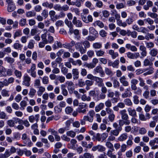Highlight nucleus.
Listing matches in <instances>:
<instances>
[{"label":"nucleus","mask_w":158,"mask_h":158,"mask_svg":"<svg viewBox=\"0 0 158 158\" xmlns=\"http://www.w3.org/2000/svg\"><path fill=\"white\" fill-rule=\"evenodd\" d=\"M36 69V65L35 64L32 63L30 68L27 70L28 73H30V75L33 77L35 78L36 77V73L35 71Z\"/></svg>","instance_id":"obj_2"},{"label":"nucleus","mask_w":158,"mask_h":158,"mask_svg":"<svg viewBox=\"0 0 158 158\" xmlns=\"http://www.w3.org/2000/svg\"><path fill=\"white\" fill-rule=\"evenodd\" d=\"M94 80L98 84V86H99L103 82L102 78L96 76H95Z\"/></svg>","instance_id":"obj_41"},{"label":"nucleus","mask_w":158,"mask_h":158,"mask_svg":"<svg viewBox=\"0 0 158 158\" xmlns=\"http://www.w3.org/2000/svg\"><path fill=\"white\" fill-rule=\"evenodd\" d=\"M126 48L133 52H135L137 51V48L134 45H131L129 44H127L125 46Z\"/></svg>","instance_id":"obj_16"},{"label":"nucleus","mask_w":158,"mask_h":158,"mask_svg":"<svg viewBox=\"0 0 158 158\" xmlns=\"http://www.w3.org/2000/svg\"><path fill=\"white\" fill-rule=\"evenodd\" d=\"M16 7L14 4L8 5L7 7V11L9 12H11L15 9Z\"/></svg>","instance_id":"obj_49"},{"label":"nucleus","mask_w":158,"mask_h":158,"mask_svg":"<svg viewBox=\"0 0 158 158\" xmlns=\"http://www.w3.org/2000/svg\"><path fill=\"white\" fill-rule=\"evenodd\" d=\"M40 115L39 114H35V115H31L28 117V120L31 123H33L35 120L37 122L39 120Z\"/></svg>","instance_id":"obj_11"},{"label":"nucleus","mask_w":158,"mask_h":158,"mask_svg":"<svg viewBox=\"0 0 158 158\" xmlns=\"http://www.w3.org/2000/svg\"><path fill=\"white\" fill-rule=\"evenodd\" d=\"M146 40H149L150 39H153L155 38V36L153 34L148 33L145 35Z\"/></svg>","instance_id":"obj_51"},{"label":"nucleus","mask_w":158,"mask_h":158,"mask_svg":"<svg viewBox=\"0 0 158 158\" xmlns=\"http://www.w3.org/2000/svg\"><path fill=\"white\" fill-rule=\"evenodd\" d=\"M42 5L44 7L49 8L50 9H51L53 7V4L52 3H49L48 2H43Z\"/></svg>","instance_id":"obj_31"},{"label":"nucleus","mask_w":158,"mask_h":158,"mask_svg":"<svg viewBox=\"0 0 158 158\" xmlns=\"http://www.w3.org/2000/svg\"><path fill=\"white\" fill-rule=\"evenodd\" d=\"M137 32L135 31H131L130 30L128 31V35H130L133 38H136L137 37Z\"/></svg>","instance_id":"obj_34"},{"label":"nucleus","mask_w":158,"mask_h":158,"mask_svg":"<svg viewBox=\"0 0 158 158\" xmlns=\"http://www.w3.org/2000/svg\"><path fill=\"white\" fill-rule=\"evenodd\" d=\"M116 6L117 9L119 10L124 8L125 6V4L123 3H119L116 5Z\"/></svg>","instance_id":"obj_60"},{"label":"nucleus","mask_w":158,"mask_h":158,"mask_svg":"<svg viewBox=\"0 0 158 158\" xmlns=\"http://www.w3.org/2000/svg\"><path fill=\"white\" fill-rule=\"evenodd\" d=\"M102 136V134L97 133L95 136V139L99 142H103L104 140Z\"/></svg>","instance_id":"obj_35"},{"label":"nucleus","mask_w":158,"mask_h":158,"mask_svg":"<svg viewBox=\"0 0 158 158\" xmlns=\"http://www.w3.org/2000/svg\"><path fill=\"white\" fill-rule=\"evenodd\" d=\"M119 81L123 86H127L129 85V82L126 80V78L124 76L121 77L119 79Z\"/></svg>","instance_id":"obj_15"},{"label":"nucleus","mask_w":158,"mask_h":158,"mask_svg":"<svg viewBox=\"0 0 158 158\" xmlns=\"http://www.w3.org/2000/svg\"><path fill=\"white\" fill-rule=\"evenodd\" d=\"M143 63V66L145 67L152 66L153 64L152 61L148 58H146L144 60Z\"/></svg>","instance_id":"obj_17"},{"label":"nucleus","mask_w":158,"mask_h":158,"mask_svg":"<svg viewBox=\"0 0 158 158\" xmlns=\"http://www.w3.org/2000/svg\"><path fill=\"white\" fill-rule=\"evenodd\" d=\"M158 53V50L156 48H152L151 49L149 52V54L152 57H155L156 56Z\"/></svg>","instance_id":"obj_29"},{"label":"nucleus","mask_w":158,"mask_h":158,"mask_svg":"<svg viewBox=\"0 0 158 158\" xmlns=\"http://www.w3.org/2000/svg\"><path fill=\"white\" fill-rule=\"evenodd\" d=\"M118 123L119 125V127H121L123 126L124 124H125L126 125H129L130 123V120H123L122 119H120L118 121Z\"/></svg>","instance_id":"obj_26"},{"label":"nucleus","mask_w":158,"mask_h":158,"mask_svg":"<svg viewBox=\"0 0 158 158\" xmlns=\"http://www.w3.org/2000/svg\"><path fill=\"white\" fill-rule=\"evenodd\" d=\"M20 105L21 106L20 109L23 110L25 109V107L27 106V102L25 100H23L21 102Z\"/></svg>","instance_id":"obj_50"},{"label":"nucleus","mask_w":158,"mask_h":158,"mask_svg":"<svg viewBox=\"0 0 158 158\" xmlns=\"http://www.w3.org/2000/svg\"><path fill=\"white\" fill-rule=\"evenodd\" d=\"M148 15L153 19L157 18L158 17V15L157 14L154 12L152 13L151 12H148Z\"/></svg>","instance_id":"obj_56"},{"label":"nucleus","mask_w":158,"mask_h":158,"mask_svg":"<svg viewBox=\"0 0 158 158\" xmlns=\"http://www.w3.org/2000/svg\"><path fill=\"white\" fill-rule=\"evenodd\" d=\"M35 41L33 40H30L28 43L27 47L30 49H32L34 48Z\"/></svg>","instance_id":"obj_48"},{"label":"nucleus","mask_w":158,"mask_h":158,"mask_svg":"<svg viewBox=\"0 0 158 158\" xmlns=\"http://www.w3.org/2000/svg\"><path fill=\"white\" fill-rule=\"evenodd\" d=\"M20 124H23L26 127H28L30 126V124L27 120H23L19 118V123Z\"/></svg>","instance_id":"obj_27"},{"label":"nucleus","mask_w":158,"mask_h":158,"mask_svg":"<svg viewBox=\"0 0 158 158\" xmlns=\"http://www.w3.org/2000/svg\"><path fill=\"white\" fill-rule=\"evenodd\" d=\"M117 25L119 26H122L124 27H126V24L125 22H122L121 19L116 20Z\"/></svg>","instance_id":"obj_53"},{"label":"nucleus","mask_w":158,"mask_h":158,"mask_svg":"<svg viewBox=\"0 0 158 158\" xmlns=\"http://www.w3.org/2000/svg\"><path fill=\"white\" fill-rule=\"evenodd\" d=\"M146 47L148 48H152L154 46V43L152 42H146L145 43Z\"/></svg>","instance_id":"obj_62"},{"label":"nucleus","mask_w":158,"mask_h":158,"mask_svg":"<svg viewBox=\"0 0 158 158\" xmlns=\"http://www.w3.org/2000/svg\"><path fill=\"white\" fill-rule=\"evenodd\" d=\"M70 10L73 12H74L76 15H79L80 14L79 9L77 8L72 7L70 8Z\"/></svg>","instance_id":"obj_59"},{"label":"nucleus","mask_w":158,"mask_h":158,"mask_svg":"<svg viewBox=\"0 0 158 158\" xmlns=\"http://www.w3.org/2000/svg\"><path fill=\"white\" fill-rule=\"evenodd\" d=\"M45 88L43 86H40L39 87V89L37 91V94L38 96H41L43 93L45 91Z\"/></svg>","instance_id":"obj_30"},{"label":"nucleus","mask_w":158,"mask_h":158,"mask_svg":"<svg viewBox=\"0 0 158 158\" xmlns=\"http://www.w3.org/2000/svg\"><path fill=\"white\" fill-rule=\"evenodd\" d=\"M81 99L84 102H89L91 101V98L89 96H87L86 94H83L81 97Z\"/></svg>","instance_id":"obj_36"},{"label":"nucleus","mask_w":158,"mask_h":158,"mask_svg":"<svg viewBox=\"0 0 158 158\" xmlns=\"http://www.w3.org/2000/svg\"><path fill=\"white\" fill-rule=\"evenodd\" d=\"M13 71L10 69H6L4 67L0 69V77H6L12 75Z\"/></svg>","instance_id":"obj_1"},{"label":"nucleus","mask_w":158,"mask_h":158,"mask_svg":"<svg viewBox=\"0 0 158 158\" xmlns=\"http://www.w3.org/2000/svg\"><path fill=\"white\" fill-rule=\"evenodd\" d=\"M72 23L77 27H81L83 26V23L81 21L77 19V17L75 16L73 17Z\"/></svg>","instance_id":"obj_9"},{"label":"nucleus","mask_w":158,"mask_h":158,"mask_svg":"<svg viewBox=\"0 0 158 158\" xmlns=\"http://www.w3.org/2000/svg\"><path fill=\"white\" fill-rule=\"evenodd\" d=\"M104 107V104L103 103L101 102L95 106V111L96 112H98L101 110L103 109Z\"/></svg>","instance_id":"obj_24"},{"label":"nucleus","mask_w":158,"mask_h":158,"mask_svg":"<svg viewBox=\"0 0 158 158\" xmlns=\"http://www.w3.org/2000/svg\"><path fill=\"white\" fill-rule=\"evenodd\" d=\"M61 89L62 94L65 96H66L68 95V92L66 89V86L64 84H62L60 85Z\"/></svg>","instance_id":"obj_23"},{"label":"nucleus","mask_w":158,"mask_h":158,"mask_svg":"<svg viewBox=\"0 0 158 158\" xmlns=\"http://www.w3.org/2000/svg\"><path fill=\"white\" fill-rule=\"evenodd\" d=\"M132 93L131 92H127L125 91V92L122 94V97L123 98H125L128 97H130L131 96Z\"/></svg>","instance_id":"obj_52"},{"label":"nucleus","mask_w":158,"mask_h":158,"mask_svg":"<svg viewBox=\"0 0 158 158\" xmlns=\"http://www.w3.org/2000/svg\"><path fill=\"white\" fill-rule=\"evenodd\" d=\"M89 32L90 34H91L95 36L98 37V33L94 27H90L89 28Z\"/></svg>","instance_id":"obj_21"},{"label":"nucleus","mask_w":158,"mask_h":158,"mask_svg":"<svg viewBox=\"0 0 158 158\" xmlns=\"http://www.w3.org/2000/svg\"><path fill=\"white\" fill-rule=\"evenodd\" d=\"M1 94L4 97H8L10 95L9 91L6 89H4L2 90Z\"/></svg>","instance_id":"obj_33"},{"label":"nucleus","mask_w":158,"mask_h":158,"mask_svg":"<svg viewBox=\"0 0 158 158\" xmlns=\"http://www.w3.org/2000/svg\"><path fill=\"white\" fill-rule=\"evenodd\" d=\"M119 113L121 115V118L122 119L127 121L129 117L127 113V111L125 109L121 110L120 111Z\"/></svg>","instance_id":"obj_13"},{"label":"nucleus","mask_w":158,"mask_h":158,"mask_svg":"<svg viewBox=\"0 0 158 158\" xmlns=\"http://www.w3.org/2000/svg\"><path fill=\"white\" fill-rule=\"evenodd\" d=\"M55 24L57 27H63L64 25V23L62 20H59L56 22Z\"/></svg>","instance_id":"obj_63"},{"label":"nucleus","mask_w":158,"mask_h":158,"mask_svg":"<svg viewBox=\"0 0 158 158\" xmlns=\"http://www.w3.org/2000/svg\"><path fill=\"white\" fill-rule=\"evenodd\" d=\"M73 78L74 80H77L79 77L78 69L77 68L73 69L72 70Z\"/></svg>","instance_id":"obj_14"},{"label":"nucleus","mask_w":158,"mask_h":158,"mask_svg":"<svg viewBox=\"0 0 158 158\" xmlns=\"http://www.w3.org/2000/svg\"><path fill=\"white\" fill-rule=\"evenodd\" d=\"M87 106V104L85 103H83L82 104H80L79 107L77 110L79 113L85 114L86 112V110L85 108Z\"/></svg>","instance_id":"obj_6"},{"label":"nucleus","mask_w":158,"mask_h":158,"mask_svg":"<svg viewBox=\"0 0 158 158\" xmlns=\"http://www.w3.org/2000/svg\"><path fill=\"white\" fill-rule=\"evenodd\" d=\"M147 71V69H139L136 70V74L137 75H139Z\"/></svg>","instance_id":"obj_58"},{"label":"nucleus","mask_w":158,"mask_h":158,"mask_svg":"<svg viewBox=\"0 0 158 158\" xmlns=\"http://www.w3.org/2000/svg\"><path fill=\"white\" fill-rule=\"evenodd\" d=\"M94 27L98 26L100 28H102L104 27V24L100 20H98L95 21L93 24Z\"/></svg>","instance_id":"obj_22"},{"label":"nucleus","mask_w":158,"mask_h":158,"mask_svg":"<svg viewBox=\"0 0 158 158\" xmlns=\"http://www.w3.org/2000/svg\"><path fill=\"white\" fill-rule=\"evenodd\" d=\"M122 130V127H118L117 129L111 130L110 131L111 134V135L117 136Z\"/></svg>","instance_id":"obj_18"},{"label":"nucleus","mask_w":158,"mask_h":158,"mask_svg":"<svg viewBox=\"0 0 158 158\" xmlns=\"http://www.w3.org/2000/svg\"><path fill=\"white\" fill-rule=\"evenodd\" d=\"M113 86L114 88H118L120 86V83L116 79H114L112 80Z\"/></svg>","instance_id":"obj_44"},{"label":"nucleus","mask_w":158,"mask_h":158,"mask_svg":"<svg viewBox=\"0 0 158 158\" xmlns=\"http://www.w3.org/2000/svg\"><path fill=\"white\" fill-rule=\"evenodd\" d=\"M31 80V77L28 75H24L22 82L23 85L27 87H29L30 85Z\"/></svg>","instance_id":"obj_7"},{"label":"nucleus","mask_w":158,"mask_h":158,"mask_svg":"<svg viewBox=\"0 0 158 158\" xmlns=\"http://www.w3.org/2000/svg\"><path fill=\"white\" fill-rule=\"evenodd\" d=\"M108 53L111 56L113 59H115L118 56V54L117 52H115L113 50H110L108 51Z\"/></svg>","instance_id":"obj_20"},{"label":"nucleus","mask_w":158,"mask_h":158,"mask_svg":"<svg viewBox=\"0 0 158 158\" xmlns=\"http://www.w3.org/2000/svg\"><path fill=\"white\" fill-rule=\"evenodd\" d=\"M66 135L67 136H70L72 138H74L75 136L76 133L74 131L71 130L67 131L66 132Z\"/></svg>","instance_id":"obj_47"},{"label":"nucleus","mask_w":158,"mask_h":158,"mask_svg":"<svg viewBox=\"0 0 158 158\" xmlns=\"http://www.w3.org/2000/svg\"><path fill=\"white\" fill-rule=\"evenodd\" d=\"M76 49L81 54H84L86 52V50L83 47L82 44L80 42H77L75 45Z\"/></svg>","instance_id":"obj_4"},{"label":"nucleus","mask_w":158,"mask_h":158,"mask_svg":"<svg viewBox=\"0 0 158 158\" xmlns=\"http://www.w3.org/2000/svg\"><path fill=\"white\" fill-rule=\"evenodd\" d=\"M61 65L62 66L61 69V72L64 75H65L68 72V69L65 67H63V63H62Z\"/></svg>","instance_id":"obj_55"},{"label":"nucleus","mask_w":158,"mask_h":158,"mask_svg":"<svg viewBox=\"0 0 158 158\" xmlns=\"http://www.w3.org/2000/svg\"><path fill=\"white\" fill-rule=\"evenodd\" d=\"M22 35V32L21 30H16L14 35V38L15 39L16 37L21 36Z\"/></svg>","instance_id":"obj_40"},{"label":"nucleus","mask_w":158,"mask_h":158,"mask_svg":"<svg viewBox=\"0 0 158 158\" xmlns=\"http://www.w3.org/2000/svg\"><path fill=\"white\" fill-rule=\"evenodd\" d=\"M93 47L94 49H100L102 47L101 42H96L93 44Z\"/></svg>","instance_id":"obj_37"},{"label":"nucleus","mask_w":158,"mask_h":158,"mask_svg":"<svg viewBox=\"0 0 158 158\" xmlns=\"http://www.w3.org/2000/svg\"><path fill=\"white\" fill-rule=\"evenodd\" d=\"M127 111L130 115L133 117L136 116V113L135 109L130 107L128 108Z\"/></svg>","instance_id":"obj_28"},{"label":"nucleus","mask_w":158,"mask_h":158,"mask_svg":"<svg viewBox=\"0 0 158 158\" xmlns=\"http://www.w3.org/2000/svg\"><path fill=\"white\" fill-rule=\"evenodd\" d=\"M36 13L33 11H29L26 12V16L28 18L35 16Z\"/></svg>","instance_id":"obj_45"},{"label":"nucleus","mask_w":158,"mask_h":158,"mask_svg":"<svg viewBox=\"0 0 158 158\" xmlns=\"http://www.w3.org/2000/svg\"><path fill=\"white\" fill-rule=\"evenodd\" d=\"M27 23V20L26 19L22 18L19 20V24L22 27L24 26Z\"/></svg>","instance_id":"obj_61"},{"label":"nucleus","mask_w":158,"mask_h":158,"mask_svg":"<svg viewBox=\"0 0 158 158\" xmlns=\"http://www.w3.org/2000/svg\"><path fill=\"white\" fill-rule=\"evenodd\" d=\"M7 124L10 127H14L15 124L19 123V118L17 117H13L12 119H10L7 121Z\"/></svg>","instance_id":"obj_5"},{"label":"nucleus","mask_w":158,"mask_h":158,"mask_svg":"<svg viewBox=\"0 0 158 158\" xmlns=\"http://www.w3.org/2000/svg\"><path fill=\"white\" fill-rule=\"evenodd\" d=\"M93 73H94L95 74H96L98 73H99L102 75L101 77H103L105 74L102 67L100 66H97L94 69Z\"/></svg>","instance_id":"obj_8"},{"label":"nucleus","mask_w":158,"mask_h":158,"mask_svg":"<svg viewBox=\"0 0 158 158\" xmlns=\"http://www.w3.org/2000/svg\"><path fill=\"white\" fill-rule=\"evenodd\" d=\"M16 42L13 45L14 48L15 49L21 50L23 47V45L20 44L19 40L16 41Z\"/></svg>","instance_id":"obj_25"},{"label":"nucleus","mask_w":158,"mask_h":158,"mask_svg":"<svg viewBox=\"0 0 158 158\" xmlns=\"http://www.w3.org/2000/svg\"><path fill=\"white\" fill-rule=\"evenodd\" d=\"M81 145L84 147L86 148H90L93 145V143L92 142H91L87 144V142L85 141H82L81 143Z\"/></svg>","instance_id":"obj_19"},{"label":"nucleus","mask_w":158,"mask_h":158,"mask_svg":"<svg viewBox=\"0 0 158 158\" xmlns=\"http://www.w3.org/2000/svg\"><path fill=\"white\" fill-rule=\"evenodd\" d=\"M124 102L125 105L129 106H131L133 104L131 99L128 98L125 99L124 100Z\"/></svg>","instance_id":"obj_54"},{"label":"nucleus","mask_w":158,"mask_h":158,"mask_svg":"<svg viewBox=\"0 0 158 158\" xmlns=\"http://www.w3.org/2000/svg\"><path fill=\"white\" fill-rule=\"evenodd\" d=\"M134 21V20L131 17L128 18L126 20V22H125L126 24V26H127V24L130 25L132 24Z\"/></svg>","instance_id":"obj_57"},{"label":"nucleus","mask_w":158,"mask_h":158,"mask_svg":"<svg viewBox=\"0 0 158 158\" xmlns=\"http://www.w3.org/2000/svg\"><path fill=\"white\" fill-rule=\"evenodd\" d=\"M4 60L10 64H12L15 62V59L9 56L5 57Z\"/></svg>","instance_id":"obj_43"},{"label":"nucleus","mask_w":158,"mask_h":158,"mask_svg":"<svg viewBox=\"0 0 158 158\" xmlns=\"http://www.w3.org/2000/svg\"><path fill=\"white\" fill-rule=\"evenodd\" d=\"M127 133H124L120 135L118 138L120 141H123L127 139Z\"/></svg>","instance_id":"obj_38"},{"label":"nucleus","mask_w":158,"mask_h":158,"mask_svg":"<svg viewBox=\"0 0 158 158\" xmlns=\"http://www.w3.org/2000/svg\"><path fill=\"white\" fill-rule=\"evenodd\" d=\"M77 141L75 139H72L70 141V143L68 144V147L69 149L75 150L76 149Z\"/></svg>","instance_id":"obj_10"},{"label":"nucleus","mask_w":158,"mask_h":158,"mask_svg":"<svg viewBox=\"0 0 158 158\" xmlns=\"http://www.w3.org/2000/svg\"><path fill=\"white\" fill-rule=\"evenodd\" d=\"M139 134L141 135H144L146 134L147 131L145 128L142 127L139 129Z\"/></svg>","instance_id":"obj_64"},{"label":"nucleus","mask_w":158,"mask_h":158,"mask_svg":"<svg viewBox=\"0 0 158 158\" xmlns=\"http://www.w3.org/2000/svg\"><path fill=\"white\" fill-rule=\"evenodd\" d=\"M95 52L97 56L98 57L104 56L105 54V51L102 50L96 51Z\"/></svg>","instance_id":"obj_46"},{"label":"nucleus","mask_w":158,"mask_h":158,"mask_svg":"<svg viewBox=\"0 0 158 158\" xmlns=\"http://www.w3.org/2000/svg\"><path fill=\"white\" fill-rule=\"evenodd\" d=\"M10 156V153L8 150H6L4 153L0 154V158H7Z\"/></svg>","instance_id":"obj_32"},{"label":"nucleus","mask_w":158,"mask_h":158,"mask_svg":"<svg viewBox=\"0 0 158 158\" xmlns=\"http://www.w3.org/2000/svg\"><path fill=\"white\" fill-rule=\"evenodd\" d=\"M65 84L67 86V88L69 92H73L75 89L74 84L73 82L71 81H67L66 82Z\"/></svg>","instance_id":"obj_12"},{"label":"nucleus","mask_w":158,"mask_h":158,"mask_svg":"<svg viewBox=\"0 0 158 158\" xmlns=\"http://www.w3.org/2000/svg\"><path fill=\"white\" fill-rule=\"evenodd\" d=\"M36 92V90L33 88H30L28 95L31 98L33 97L35 95Z\"/></svg>","instance_id":"obj_39"},{"label":"nucleus","mask_w":158,"mask_h":158,"mask_svg":"<svg viewBox=\"0 0 158 158\" xmlns=\"http://www.w3.org/2000/svg\"><path fill=\"white\" fill-rule=\"evenodd\" d=\"M147 71H148L143 74V75L144 76L151 74L153 73L154 71V68H153L151 67L149 68H147Z\"/></svg>","instance_id":"obj_42"},{"label":"nucleus","mask_w":158,"mask_h":158,"mask_svg":"<svg viewBox=\"0 0 158 158\" xmlns=\"http://www.w3.org/2000/svg\"><path fill=\"white\" fill-rule=\"evenodd\" d=\"M132 28L133 30L136 31L138 32H141L144 34H146L148 32V30L147 28L143 27H139L136 24L133 25Z\"/></svg>","instance_id":"obj_3"}]
</instances>
